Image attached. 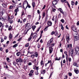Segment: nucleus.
<instances>
[{"instance_id":"1","label":"nucleus","mask_w":79,"mask_h":79,"mask_svg":"<svg viewBox=\"0 0 79 79\" xmlns=\"http://www.w3.org/2000/svg\"><path fill=\"white\" fill-rule=\"evenodd\" d=\"M53 38H52L50 40H49L47 44V47H54V46H55V43L52 44L53 42ZM50 44L51 45L50 47Z\"/></svg>"},{"instance_id":"2","label":"nucleus","mask_w":79,"mask_h":79,"mask_svg":"<svg viewBox=\"0 0 79 79\" xmlns=\"http://www.w3.org/2000/svg\"><path fill=\"white\" fill-rule=\"evenodd\" d=\"M71 28L72 29L73 31H74V32H76V31H77L76 27L74 25L72 26L71 27Z\"/></svg>"},{"instance_id":"3","label":"nucleus","mask_w":79,"mask_h":79,"mask_svg":"<svg viewBox=\"0 0 79 79\" xmlns=\"http://www.w3.org/2000/svg\"><path fill=\"white\" fill-rule=\"evenodd\" d=\"M74 52V51L73 49H71V56H72L73 58L74 56H75V55L74 54L73 52Z\"/></svg>"},{"instance_id":"4","label":"nucleus","mask_w":79,"mask_h":79,"mask_svg":"<svg viewBox=\"0 0 79 79\" xmlns=\"http://www.w3.org/2000/svg\"><path fill=\"white\" fill-rule=\"evenodd\" d=\"M16 61L17 63H19V62L22 63V62H23V61L21 58H19L18 59L16 60Z\"/></svg>"},{"instance_id":"5","label":"nucleus","mask_w":79,"mask_h":79,"mask_svg":"<svg viewBox=\"0 0 79 79\" xmlns=\"http://www.w3.org/2000/svg\"><path fill=\"white\" fill-rule=\"evenodd\" d=\"M49 53L50 54V53H52L53 52V48L52 47H49Z\"/></svg>"},{"instance_id":"6","label":"nucleus","mask_w":79,"mask_h":79,"mask_svg":"<svg viewBox=\"0 0 79 79\" xmlns=\"http://www.w3.org/2000/svg\"><path fill=\"white\" fill-rule=\"evenodd\" d=\"M47 24L48 26H51L52 24V22L50 21H48V22Z\"/></svg>"},{"instance_id":"7","label":"nucleus","mask_w":79,"mask_h":79,"mask_svg":"<svg viewBox=\"0 0 79 79\" xmlns=\"http://www.w3.org/2000/svg\"><path fill=\"white\" fill-rule=\"evenodd\" d=\"M57 3H58V1L57 0L54 1L52 3V5H56L57 4Z\"/></svg>"},{"instance_id":"8","label":"nucleus","mask_w":79,"mask_h":79,"mask_svg":"<svg viewBox=\"0 0 79 79\" xmlns=\"http://www.w3.org/2000/svg\"><path fill=\"white\" fill-rule=\"evenodd\" d=\"M33 33H31V34L29 37V38H28V41H30L31 39H32V35H33Z\"/></svg>"},{"instance_id":"9","label":"nucleus","mask_w":79,"mask_h":79,"mask_svg":"<svg viewBox=\"0 0 79 79\" xmlns=\"http://www.w3.org/2000/svg\"><path fill=\"white\" fill-rule=\"evenodd\" d=\"M26 2L27 3V5L26 6V9H27V7H28V8H31V6L29 5V4L28 3V2H27V1H26Z\"/></svg>"},{"instance_id":"10","label":"nucleus","mask_w":79,"mask_h":79,"mask_svg":"<svg viewBox=\"0 0 79 79\" xmlns=\"http://www.w3.org/2000/svg\"><path fill=\"white\" fill-rule=\"evenodd\" d=\"M37 36V33L35 32L33 34V37H35V38H36V37Z\"/></svg>"},{"instance_id":"11","label":"nucleus","mask_w":79,"mask_h":79,"mask_svg":"<svg viewBox=\"0 0 79 79\" xmlns=\"http://www.w3.org/2000/svg\"><path fill=\"white\" fill-rule=\"evenodd\" d=\"M66 40L67 42L68 43L69 41V36H66Z\"/></svg>"},{"instance_id":"12","label":"nucleus","mask_w":79,"mask_h":79,"mask_svg":"<svg viewBox=\"0 0 79 79\" xmlns=\"http://www.w3.org/2000/svg\"><path fill=\"white\" fill-rule=\"evenodd\" d=\"M74 39L76 41L77 40H79V37H78L77 36H75Z\"/></svg>"},{"instance_id":"13","label":"nucleus","mask_w":79,"mask_h":79,"mask_svg":"<svg viewBox=\"0 0 79 79\" xmlns=\"http://www.w3.org/2000/svg\"><path fill=\"white\" fill-rule=\"evenodd\" d=\"M72 48V44H71L68 45L67 48Z\"/></svg>"},{"instance_id":"14","label":"nucleus","mask_w":79,"mask_h":79,"mask_svg":"<svg viewBox=\"0 0 79 79\" xmlns=\"http://www.w3.org/2000/svg\"><path fill=\"white\" fill-rule=\"evenodd\" d=\"M46 72V71L45 70H43V71H41V74H45Z\"/></svg>"},{"instance_id":"15","label":"nucleus","mask_w":79,"mask_h":79,"mask_svg":"<svg viewBox=\"0 0 79 79\" xmlns=\"http://www.w3.org/2000/svg\"><path fill=\"white\" fill-rule=\"evenodd\" d=\"M59 10L60 11L61 13L63 15H64V12H63V10L61 9V8H60Z\"/></svg>"},{"instance_id":"16","label":"nucleus","mask_w":79,"mask_h":79,"mask_svg":"<svg viewBox=\"0 0 79 79\" xmlns=\"http://www.w3.org/2000/svg\"><path fill=\"white\" fill-rule=\"evenodd\" d=\"M74 71L75 73L76 74H78V73H79V70H78V69H75Z\"/></svg>"},{"instance_id":"17","label":"nucleus","mask_w":79,"mask_h":79,"mask_svg":"<svg viewBox=\"0 0 79 79\" xmlns=\"http://www.w3.org/2000/svg\"><path fill=\"white\" fill-rule=\"evenodd\" d=\"M19 8L18 7L17 8V9H16L15 10V12L16 13H17L18 12H19Z\"/></svg>"},{"instance_id":"18","label":"nucleus","mask_w":79,"mask_h":79,"mask_svg":"<svg viewBox=\"0 0 79 79\" xmlns=\"http://www.w3.org/2000/svg\"><path fill=\"white\" fill-rule=\"evenodd\" d=\"M75 51H76V52H78V51H79V47H76L75 48Z\"/></svg>"},{"instance_id":"19","label":"nucleus","mask_w":79,"mask_h":79,"mask_svg":"<svg viewBox=\"0 0 79 79\" xmlns=\"http://www.w3.org/2000/svg\"><path fill=\"white\" fill-rule=\"evenodd\" d=\"M12 37H13V36H12V35L11 34V33H10V34L9 35V39H11Z\"/></svg>"},{"instance_id":"20","label":"nucleus","mask_w":79,"mask_h":79,"mask_svg":"<svg viewBox=\"0 0 79 79\" xmlns=\"http://www.w3.org/2000/svg\"><path fill=\"white\" fill-rule=\"evenodd\" d=\"M54 35L56 36V35H58V33L57 31H56L55 32H54Z\"/></svg>"},{"instance_id":"21","label":"nucleus","mask_w":79,"mask_h":79,"mask_svg":"<svg viewBox=\"0 0 79 79\" xmlns=\"http://www.w3.org/2000/svg\"><path fill=\"white\" fill-rule=\"evenodd\" d=\"M26 26V27H29V26H30V23H26L25 24Z\"/></svg>"},{"instance_id":"22","label":"nucleus","mask_w":79,"mask_h":79,"mask_svg":"<svg viewBox=\"0 0 79 79\" xmlns=\"http://www.w3.org/2000/svg\"><path fill=\"white\" fill-rule=\"evenodd\" d=\"M32 5L33 8H34L35 6V2H32Z\"/></svg>"},{"instance_id":"23","label":"nucleus","mask_w":79,"mask_h":79,"mask_svg":"<svg viewBox=\"0 0 79 79\" xmlns=\"http://www.w3.org/2000/svg\"><path fill=\"white\" fill-rule=\"evenodd\" d=\"M35 57H37L38 56V53H37V52H35Z\"/></svg>"},{"instance_id":"24","label":"nucleus","mask_w":79,"mask_h":79,"mask_svg":"<svg viewBox=\"0 0 79 79\" xmlns=\"http://www.w3.org/2000/svg\"><path fill=\"white\" fill-rule=\"evenodd\" d=\"M74 4L75 3H74V1H71V5L72 6H74Z\"/></svg>"},{"instance_id":"25","label":"nucleus","mask_w":79,"mask_h":79,"mask_svg":"<svg viewBox=\"0 0 79 79\" xmlns=\"http://www.w3.org/2000/svg\"><path fill=\"white\" fill-rule=\"evenodd\" d=\"M35 27H36V26H34L32 27V29H33V31H34L35 29Z\"/></svg>"},{"instance_id":"26","label":"nucleus","mask_w":79,"mask_h":79,"mask_svg":"<svg viewBox=\"0 0 79 79\" xmlns=\"http://www.w3.org/2000/svg\"><path fill=\"white\" fill-rule=\"evenodd\" d=\"M18 43L17 44H15L14 45H13V48H16L17 46H18Z\"/></svg>"},{"instance_id":"27","label":"nucleus","mask_w":79,"mask_h":79,"mask_svg":"<svg viewBox=\"0 0 79 79\" xmlns=\"http://www.w3.org/2000/svg\"><path fill=\"white\" fill-rule=\"evenodd\" d=\"M20 52H18L16 53V55L17 56H19L20 55Z\"/></svg>"},{"instance_id":"28","label":"nucleus","mask_w":79,"mask_h":79,"mask_svg":"<svg viewBox=\"0 0 79 79\" xmlns=\"http://www.w3.org/2000/svg\"><path fill=\"white\" fill-rule=\"evenodd\" d=\"M73 66H76V67H78V66L77 65V63H74L73 64Z\"/></svg>"},{"instance_id":"29","label":"nucleus","mask_w":79,"mask_h":79,"mask_svg":"<svg viewBox=\"0 0 79 79\" xmlns=\"http://www.w3.org/2000/svg\"><path fill=\"white\" fill-rule=\"evenodd\" d=\"M0 19L1 20H2V21H5V19H3V17H1L0 18Z\"/></svg>"},{"instance_id":"30","label":"nucleus","mask_w":79,"mask_h":79,"mask_svg":"<svg viewBox=\"0 0 79 79\" xmlns=\"http://www.w3.org/2000/svg\"><path fill=\"white\" fill-rule=\"evenodd\" d=\"M64 53L66 55V57H68V54H67V52H66V51H65Z\"/></svg>"},{"instance_id":"31","label":"nucleus","mask_w":79,"mask_h":79,"mask_svg":"<svg viewBox=\"0 0 79 79\" xmlns=\"http://www.w3.org/2000/svg\"><path fill=\"white\" fill-rule=\"evenodd\" d=\"M40 27L38 28L37 29V31H36L35 32L36 33H38V32H39V30H40Z\"/></svg>"},{"instance_id":"32","label":"nucleus","mask_w":79,"mask_h":79,"mask_svg":"<svg viewBox=\"0 0 79 79\" xmlns=\"http://www.w3.org/2000/svg\"><path fill=\"white\" fill-rule=\"evenodd\" d=\"M40 64L41 66H42V65H44V61H43L42 60H41L40 62Z\"/></svg>"},{"instance_id":"33","label":"nucleus","mask_w":79,"mask_h":79,"mask_svg":"<svg viewBox=\"0 0 79 79\" xmlns=\"http://www.w3.org/2000/svg\"><path fill=\"white\" fill-rule=\"evenodd\" d=\"M2 5L3 6V7H4V8H6V5L5 4H2Z\"/></svg>"},{"instance_id":"34","label":"nucleus","mask_w":79,"mask_h":79,"mask_svg":"<svg viewBox=\"0 0 79 79\" xmlns=\"http://www.w3.org/2000/svg\"><path fill=\"white\" fill-rule=\"evenodd\" d=\"M48 26H47L44 29V31H46L48 29Z\"/></svg>"},{"instance_id":"35","label":"nucleus","mask_w":79,"mask_h":79,"mask_svg":"<svg viewBox=\"0 0 79 79\" xmlns=\"http://www.w3.org/2000/svg\"><path fill=\"white\" fill-rule=\"evenodd\" d=\"M53 34H55V31H52L51 33V35H53Z\"/></svg>"},{"instance_id":"36","label":"nucleus","mask_w":79,"mask_h":79,"mask_svg":"<svg viewBox=\"0 0 79 79\" xmlns=\"http://www.w3.org/2000/svg\"><path fill=\"white\" fill-rule=\"evenodd\" d=\"M29 43H27L25 46V47H29Z\"/></svg>"},{"instance_id":"37","label":"nucleus","mask_w":79,"mask_h":79,"mask_svg":"<svg viewBox=\"0 0 79 79\" xmlns=\"http://www.w3.org/2000/svg\"><path fill=\"white\" fill-rule=\"evenodd\" d=\"M12 28V27H11V26H9V28H8L9 31H11Z\"/></svg>"},{"instance_id":"38","label":"nucleus","mask_w":79,"mask_h":79,"mask_svg":"<svg viewBox=\"0 0 79 79\" xmlns=\"http://www.w3.org/2000/svg\"><path fill=\"white\" fill-rule=\"evenodd\" d=\"M13 23V20H10V24H12Z\"/></svg>"},{"instance_id":"39","label":"nucleus","mask_w":79,"mask_h":79,"mask_svg":"<svg viewBox=\"0 0 79 79\" xmlns=\"http://www.w3.org/2000/svg\"><path fill=\"white\" fill-rule=\"evenodd\" d=\"M61 29H62V30H63L64 29V27H63V25L61 24Z\"/></svg>"},{"instance_id":"40","label":"nucleus","mask_w":79,"mask_h":79,"mask_svg":"<svg viewBox=\"0 0 79 79\" xmlns=\"http://www.w3.org/2000/svg\"><path fill=\"white\" fill-rule=\"evenodd\" d=\"M43 16V18H44L45 16V12H44L43 13V15H42Z\"/></svg>"},{"instance_id":"41","label":"nucleus","mask_w":79,"mask_h":79,"mask_svg":"<svg viewBox=\"0 0 79 79\" xmlns=\"http://www.w3.org/2000/svg\"><path fill=\"white\" fill-rule=\"evenodd\" d=\"M10 58L9 57H7L6 58V60L8 62H10V61L9 60Z\"/></svg>"},{"instance_id":"42","label":"nucleus","mask_w":79,"mask_h":79,"mask_svg":"<svg viewBox=\"0 0 79 79\" xmlns=\"http://www.w3.org/2000/svg\"><path fill=\"white\" fill-rule=\"evenodd\" d=\"M35 74L36 75H38V74H39V72H38V71H37L35 72Z\"/></svg>"},{"instance_id":"43","label":"nucleus","mask_w":79,"mask_h":79,"mask_svg":"<svg viewBox=\"0 0 79 79\" xmlns=\"http://www.w3.org/2000/svg\"><path fill=\"white\" fill-rule=\"evenodd\" d=\"M78 34V33H77V31H75V33H74V35H77Z\"/></svg>"},{"instance_id":"44","label":"nucleus","mask_w":79,"mask_h":79,"mask_svg":"<svg viewBox=\"0 0 79 79\" xmlns=\"http://www.w3.org/2000/svg\"><path fill=\"white\" fill-rule=\"evenodd\" d=\"M60 21L62 23H64V19H62Z\"/></svg>"},{"instance_id":"45","label":"nucleus","mask_w":79,"mask_h":79,"mask_svg":"<svg viewBox=\"0 0 79 79\" xmlns=\"http://www.w3.org/2000/svg\"><path fill=\"white\" fill-rule=\"evenodd\" d=\"M0 26L3 27V24H2V22H0Z\"/></svg>"},{"instance_id":"46","label":"nucleus","mask_w":79,"mask_h":79,"mask_svg":"<svg viewBox=\"0 0 79 79\" xmlns=\"http://www.w3.org/2000/svg\"><path fill=\"white\" fill-rule=\"evenodd\" d=\"M34 74H32V73H30L29 74V75L30 76H33Z\"/></svg>"},{"instance_id":"47","label":"nucleus","mask_w":79,"mask_h":79,"mask_svg":"<svg viewBox=\"0 0 79 79\" xmlns=\"http://www.w3.org/2000/svg\"><path fill=\"white\" fill-rule=\"evenodd\" d=\"M30 73L31 74H33V73H34V71L32 70H31L30 72Z\"/></svg>"},{"instance_id":"48","label":"nucleus","mask_w":79,"mask_h":79,"mask_svg":"<svg viewBox=\"0 0 79 79\" xmlns=\"http://www.w3.org/2000/svg\"><path fill=\"white\" fill-rule=\"evenodd\" d=\"M13 6H10L9 7V9H12L13 8Z\"/></svg>"},{"instance_id":"49","label":"nucleus","mask_w":79,"mask_h":79,"mask_svg":"<svg viewBox=\"0 0 79 79\" xmlns=\"http://www.w3.org/2000/svg\"><path fill=\"white\" fill-rule=\"evenodd\" d=\"M22 39V37H21L20 38L18 39V40H17V41H18L19 42V41H20Z\"/></svg>"},{"instance_id":"50","label":"nucleus","mask_w":79,"mask_h":79,"mask_svg":"<svg viewBox=\"0 0 79 79\" xmlns=\"http://www.w3.org/2000/svg\"><path fill=\"white\" fill-rule=\"evenodd\" d=\"M31 58H34V57L35 56V55H31Z\"/></svg>"},{"instance_id":"51","label":"nucleus","mask_w":79,"mask_h":79,"mask_svg":"<svg viewBox=\"0 0 79 79\" xmlns=\"http://www.w3.org/2000/svg\"><path fill=\"white\" fill-rule=\"evenodd\" d=\"M68 60L70 62L71 61V58H69Z\"/></svg>"},{"instance_id":"52","label":"nucleus","mask_w":79,"mask_h":79,"mask_svg":"<svg viewBox=\"0 0 79 79\" xmlns=\"http://www.w3.org/2000/svg\"><path fill=\"white\" fill-rule=\"evenodd\" d=\"M23 69H27V67L26 66H24Z\"/></svg>"},{"instance_id":"53","label":"nucleus","mask_w":79,"mask_h":79,"mask_svg":"<svg viewBox=\"0 0 79 79\" xmlns=\"http://www.w3.org/2000/svg\"><path fill=\"white\" fill-rule=\"evenodd\" d=\"M69 76H72V73H69Z\"/></svg>"},{"instance_id":"54","label":"nucleus","mask_w":79,"mask_h":79,"mask_svg":"<svg viewBox=\"0 0 79 79\" xmlns=\"http://www.w3.org/2000/svg\"><path fill=\"white\" fill-rule=\"evenodd\" d=\"M1 43H2V42H3V41H4V40H3V39L2 38L1 39Z\"/></svg>"},{"instance_id":"55","label":"nucleus","mask_w":79,"mask_h":79,"mask_svg":"<svg viewBox=\"0 0 79 79\" xmlns=\"http://www.w3.org/2000/svg\"><path fill=\"white\" fill-rule=\"evenodd\" d=\"M28 65H29V66H31V65H32V63H31V62H29L28 64Z\"/></svg>"},{"instance_id":"56","label":"nucleus","mask_w":79,"mask_h":79,"mask_svg":"<svg viewBox=\"0 0 79 79\" xmlns=\"http://www.w3.org/2000/svg\"><path fill=\"white\" fill-rule=\"evenodd\" d=\"M23 23L25 22V21H26V19H23Z\"/></svg>"},{"instance_id":"57","label":"nucleus","mask_w":79,"mask_h":79,"mask_svg":"<svg viewBox=\"0 0 79 79\" xmlns=\"http://www.w3.org/2000/svg\"><path fill=\"white\" fill-rule=\"evenodd\" d=\"M56 60H58V57H56L55 58V61H56Z\"/></svg>"},{"instance_id":"58","label":"nucleus","mask_w":79,"mask_h":79,"mask_svg":"<svg viewBox=\"0 0 79 79\" xmlns=\"http://www.w3.org/2000/svg\"><path fill=\"white\" fill-rule=\"evenodd\" d=\"M13 63L14 66H16V62H13Z\"/></svg>"},{"instance_id":"59","label":"nucleus","mask_w":79,"mask_h":79,"mask_svg":"<svg viewBox=\"0 0 79 79\" xmlns=\"http://www.w3.org/2000/svg\"><path fill=\"white\" fill-rule=\"evenodd\" d=\"M66 62L67 63H68V57H66Z\"/></svg>"},{"instance_id":"60","label":"nucleus","mask_w":79,"mask_h":79,"mask_svg":"<svg viewBox=\"0 0 79 79\" xmlns=\"http://www.w3.org/2000/svg\"><path fill=\"white\" fill-rule=\"evenodd\" d=\"M22 15L23 16V15H24V11H22Z\"/></svg>"},{"instance_id":"61","label":"nucleus","mask_w":79,"mask_h":79,"mask_svg":"<svg viewBox=\"0 0 79 79\" xmlns=\"http://www.w3.org/2000/svg\"><path fill=\"white\" fill-rule=\"evenodd\" d=\"M13 7L14 8H15V7H16V4H13Z\"/></svg>"},{"instance_id":"62","label":"nucleus","mask_w":79,"mask_h":79,"mask_svg":"<svg viewBox=\"0 0 79 79\" xmlns=\"http://www.w3.org/2000/svg\"><path fill=\"white\" fill-rule=\"evenodd\" d=\"M77 3H78V2H77V1H76L75 3V5L76 6V5H77Z\"/></svg>"},{"instance_id":"63","label":"nucleus","mask_w":79,"mask_h":79,"mask_svg":"<svg viewBox=\"0 0 79 79\" xmlns=\"http://www.w3.org/2000/svg\"><path fill=\"white\" fill-rule=\"evenodd\" d=\"M7 39V37L6 36L4 37V40H6Z\"/></svg>"},{"instance_id":"64","label":"nucleus","mask_w":79,"mask_h":79,"mask_svg":"<svg viewBox=\"0 0 79 79\" xmlns=\"http://www.w3.org/2000/svg\"><path fill=\"white\" fill-rule=\"evenodd\" d=\"M77 26H79V21H78V22L77 23Z\"/></svg>"}]
</instances>
